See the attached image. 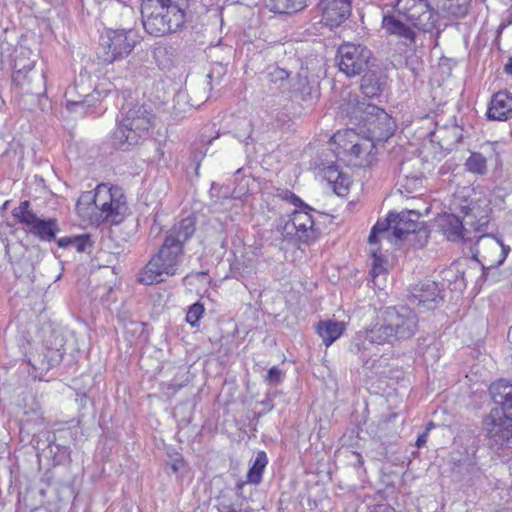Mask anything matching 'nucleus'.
Here are the masks:
<instances>
[{"label":"nucleus","instance_id":"nucleus-34","mask_svg":"<svg viewBox=\"0 0 512 512\" xmlns=\"http://www.w3.org/2000/svg\"><path fill=\"white\" fill-rule=\"evenodd\" d=\"M392 216H395V213H389L386 219L377 221L372 227L368 237L370 245H375L379 242V235L390 240V237L393 236V225L395 223V218Z\"/></svg>","mask_w":512,"mask_h":512},{"label":"nucleus","instance_id":"nucleus-57","mask_svg":"<svg viewBox=\"0 0 512 512\" xmlns=\"http://www.w3.org/2000/svg\"><path fill=\"white\" fill-rule=\"evenodd\" d=\"M21 210L22 212L24 211H31L30 209V202L28 200H25V201H22L18 207L14 208L13 211H12V215L13 214H17V212Z\"/></svg>","mask_w":512,"mask_h":512},{"label":"nucleus","instance_id":"nucleus-15","mask_svg":"<svg viewBox=\"0 0 512 512\" xmlns=\"http://www.w3.org/2000/svg\"><path fill=\"white\" fill-rule=\"evenodd\" d=\"M420 213L415 210L395 213L393 225V237L396 240L409 239L410 236H419L427 239V230L419 221Z\"/></svg>","mask_w":512,"mask_h":512},{"label":"nucleus","instance_id":"nucleus-12","mask_svg":"<svg viewBox=\"0 0 512 512\" xmlns=\"http://www.w3.org/2000/svg\"><path fill=\"white\" fill-rule=\"evenodd\" d=\"M472 217L476 215H467L469 220L465 223L454 214H445L439 221L441 231L449 241H471L470 231L466 228V225L473 227L475 231L485 232L489 224V218L487 215L480 216L476 221L472 220Z\"/></svg>","mask_w":512,"mask_h":512},{"label":"nucleus","instance_id":"nucleus-1","mask_svg":"<svg viewBox=\"0 0 512 512\" xmlns=\"http://www.w3.org/2000/svg\"><path fill=\"white\" fill-rule=\"evenodd\" d=\"M418 315L410 308L387 307L382 318L372 327L371 338L378 345H395L410 340L418 331Z\"/></svg>","mask_w":512,"mask_h":512},{"label":"nucleus","instance_id":"nucleus-9","mask_svg":"<svg viewBox=\"0 0 512 512\" xmlns=\"http://www.w3.org/2000/svg\"><path fill=\"white\" fill-rule=\"evenodd\" d=\"M136 43V35L131 29H109L101 37L99 58L106 63H112L127 57Z\"/></svg>","mask_w":512,"mask_h":512},{"label":"nucleus","instance_id":"nucleus-38","mask_svg":"<svg viewBox=\"0 0 512 512\" xmlns=\"http://www.w3.org/2000/svg\"><path fill=\"white\" fill-rule=\"evenodd\" d=\"M93 240L91 239L90 234H81L73 236V244L77 252H90V249L93 247Z\"/></svg>","mask_w":512,"mask_h":512},{"label":"nucleus","instance_id":"nucleus-42","mask_svg":"<svg viewBox=\"0 0 512 512\" xmlns=\"http://www.w3.org/2000/svg\"><path fill=\"white\" fill-rule=\"evenodd\" d=\"M13 216L21 223L30 228H32L33 225L40 219L37 217V215L31 210V211H24L22 212L19 210L17 214H13Z\"/></svg>","mask_w":512,"mask_h":512},{"label":"nucleus","instance_id":"nucleus-54","mask_svg":"<svg viewBox=\"0 0 512 512\" xmlns=\"http://www.w3.org/2000/svg\"><path fill=\"white\" fill-rule=\"evenodd\" d=\"M207 272H204V271H199V272H192L190 274H187L185 277H184V282L188 281L190 278H196V279H202V280H207Z\"/></svg>","mask_w":512,"mask_h":512},{"label":"nucleus","instance_id":"nucleus-50","mask_svg":"<svg viewBox=\"0 0 512 512\" xmlns=\"http://www.w3.org/2000/svg\"><path fill=\"white\" fill-rule=\"evenodd\" d=\"M446 274V277L448 276H452L455 280V283L456 284H459V286H463L465 287V283H464V272H461L459 270H453L452 268H450L449 270H447L445 272Z\"/></svg>","mask_w":512,"mask_h":512},{"label":"nucleus","instance_id":"nucleus-64","mask_svg":"<svg viewBox=\"0 0 512 512\" xmlns=\"http://www.w3.org/2000/svg\"><path fill=\"white\" fill-rule=\"evenodd\" d=\"M199 105H200V104H199V103H197V102H192V103H191V106H199Z\"/></svg>","mask_w":512,"mask_h":512},{"label":"nucleus","instance_id":"nucleus-22","mask_svg":"<svg viewBox=\"0 0 512 512\" xmlns=\"http://www.w3.org/2000/svg\"><path fill=\"white\" fill-rule=\"evenodd\" d=\"M88 77L83 76L82 74L75 80L73 86H70L66 89L65 98H66V108L70 112H76L78 107L81 108H91L95 105V103L99 100L100 92L95 88L92 91V94L83 95L84 98H79L78 88L80 87V82L82 83L86 81Z\"/></svg>","mask_w":512,"mask_h":512},{"label":"nucleus","instance_id":"nucleus-26","mask_svg":"<svg viewBox=\"0 0 512 512\" xmlns=\"http://www.w3.org/2000/svg\"><path fill=\"white\" fill-rule=\"evenodd\" d=\"M245 485L244 482L236 484V499L234 500L229 491H221L217 497V509L219 512H254L253 509L245 504V499H240V494Z\"/></svg>","mask_w":512,"mask_h":512},{"label":"nucleus","instance_id":"nucleus-5","mask_svg":"<svg viewBox=\"0 0 512 512\" xmlns=\"http://www.w3.org/2000/svg\"><path fill=\"white\" fill-rule=\"evenodd\" d=\"M349 113L357 124L367 130L372 141H386L395 132L396 122L384 109L374 104L357 101Z\"/></svg>","mask_w":512,"mask_h":512},{"label":"nucleus","instance_id":"nucleus-3","mask_svg":"<svg viewBox=\"0 0 512 512\" xmlns=\"http://www.w3.org/2000/svg\"><path fill=\"white\" fill-rule=\"evenodd\" d=\"M172 239H164L157 253L141 270L138 281L144 285H154L165 281L166 277L177 274L184 250Z\"/></svg>","mask_w":512,"mask_h":512},{"label":"nucleus","instance_id":"nucleus-33","mask_svg":"<svg viewBox=\"0 0 512 512\" xmlns=\"http://www.w3.org/2000/svg\"><path fill=\"white\" fill-rule=\"evenodd\" d=\"M266 7L278 14H292L308 6L307 0H265Z\"/></svg>","mask_w":512,"mask_h":512},{"label":"nucleus","instance_id":"nucleus-45","mask_svg":"<svg viewBox=\"0 0 512 512\" xmlns=\"http://www.w3.org/2000/svg\"><path fill=\"white\" fill-rule=\"evenodd\" d=\"M350 183L351 181L349 176L341 171L339 179H337V182H334L332 185L338 195H343L347 193Z\"/></svg>","mask_w":512,"mask_h":512},{"label":"nucleus","instance_id":"nucleus-18","mask_svg":"<svg viewBox=\"0 0 512 512\" xmlns=\"http://www.w3.org/2000/svg\"><path fill=\"white\" fill-rule=\"evenodd\" d=\"M371 333L372 327L364 331L357 332L353 336L349 345V352L358 357L362 362L363 367L367 369H373L377 362V359L374 358L377 356V353L373 352V344H377V342L371 338Z\"/></svg>","mask_w":512,"mask_h":512},{"label":"nucleus","instance_id":"nucleus-13","mask_svg":"<svg viewBox=\"0 0 512 512\" xmlns=\"http://www.w3.org/2000/svg\"><path fill=\"white\" fill-rule=\"evenodd\" d=\"M509 252L508 245L490 234H483L476 241V255L483 258L488 268H497L502 265Z\"/></svg>","mask_w":512,"mask_h":512},{"label":"nucleus","instance_id":"nucleus-2","mask_svg":"<svg viewBox=\"0 0 512 512\" xmlns=\"http://www.w3.org/2000/svg\"><path fill=\"white\" fill-rule=\"evenodd\" d=\"M152 109L146 104H127L123 107L122 118L111 134L114 148L127 151L145 138L152 126Z\"/></svg>","mask_w":512,"mask_h":512},{"label":"nucleus","instance_id":"nucleus-24","mask_svg":"<svg viewBox=\"0 0 512 512\" xmlns=\"http://www.w3.org/2000/svg\"><path fill=\"white\" fill-rule=\"evenodd\" d=\"M489 393L494 403L500 407V413L512 417V383L504 379L493 382Z\"/></svg>","mask_w":512,"mask_h":512},{"label":"nucleus","instance_id":"nucleus-20","mask_svg":"<svg viewBox=\"0 0 512 512\" xmlns=\"http://www.w3.org/2000/svg\"><path fill=\"white\" fill-rule=\"evenodd\" d=\"M452 474L458 480H465L468 482H475L484 476V473L477 463L476 453L471 455L461 456L459 458L453 457L451 459Z\"/></svg>","mask_w":512,"mask_h":512},{"label":"nucleus","instance_id":"nucleus-25","mask_svg":"<svg viewBox=\"0 0 512 512\" xmlns=\"http://www.w3.org/2000/svg\"><path fill=\"white\" fill-rule=\"evenodd\" d=\"M387 77L379 69H370L365 71L361 79V91L368 98L378 97L386 87Z\"/></svg>","mask_w":512,"mask_h":512},{"label":"nucleus","instance_id":"nucleus-40","mask_svg":"<svg viewBox=\"0 0 512 512\" xmlns=\"http://www.w3.org/2000/svg\"><path fill=\"white\" fill-rule=\"evenodd\" d=\"M370 254L373 259L371 275L375 278L376 276H379L380 274H383L386 272V268L384 266L385 261L382 258V256L379 254L378 249H371Z\"/></svg>","mask_w":512,"mask_h":512},{"label":"nucleus","instance_id":"nucleus-49","mask_svg":"<svg viewBox=\"0 0 512 512\" xmlns=\"http://www.w3.org/2000/svg\"><path fill=\"white\" fill-rule=\"evenodd\" d=\"M271 81L277 82L280 81L283 83L284 81L288 80L290 77V73L286 71L285 69L276 67L270 72Z\"/></svg>","mask_w":512,"mask_h":512},{"label":"nucleus","instance_id":"nucleus-43","mask_svg":"<svg viewBox=\"0 0 512 512\" xmlns=\"http://www.w3.org/2000/svg\"><path fill=\"white\" fill-rule=\"evenodd\" d=\"M239 124L241 127L235 131V137L240 141L245 142L251 137L252 124L246 119H242Z\"/></svg>","mask_w":512,"mask_h":512},{"label":"nucleus","instance_id":"nucleus-46","mask_svg":"<svg viewBox=\"0 0 512 512\" xmlns=\"http://www.w3.org/2000/svg\"><path fill=\"white\" fill-rule=\"evenodd\" d=\"M276 196L286 202L293 204L296 208L304 205V202L296 194L287 189H279Z\"/></svg>","mask_w":512,"mask_h":512},{"label":"nucleus","instance_id":"nucleus-7","mask_svg":"<svg viewBox=\"0 0 512 512\" xmlns=\"http://www.w3.org/2000/svg\"><path fill=\"white\" fill-rule=\"evenodd\" d=\"M391 7L398 16L420 31L430 32L436 27L438 13L428 0H395Z\"/></svg>","mask_w":512,"mask_h":512},{"label":"nucleus","instance_id":"nucleus-36","mask_svg":"<svg viewBox=\"0 0 512 512\" xmlns=\"http://www.w3.org/2000/svg\"><path fill=\"white\" fill-rule=\"evenodd\" d=\"M397 182L407 193H414L423 187L424 177L421 175L410 178H398Z\"/></svg>","mask_w":512,"mask_h":512},{"label":"nucleus","instance_id":"nucleus-51","mask_svg":"<svg viewBox=\"0 0 512 512\" xmlns=\"http://www.w3.org/2000/svg\"><path fill=\"white\" fill-rule=\"evenodd\" d=\"M368 512H396V510L389 504L379 503L369 506Z\"/></svg>","mask_w":512,"mask_h":512},{"label":"nucleus","instance_id":"nucleus-60","mask_svg":"<svg viewBox=\"0 0 512 512\" xmlns=\"http://www.w3.org/2000/svg\"><path fill=\"white\" fill-rule=\"evenodd\" d=\"M504 72L512 77V57H510L508 62L505 64Z\"/></svg>","mask_w":512,"mask_h":512},{"label":"nucleus","instance_id":"nucleus-14","mask_svg":"<svg viewBox=\"0 0 512 512\" xmlns=\"http://www.w3.org/2000/svg\"><path fill=\"white\" fill-rule=\"evenodd\" d=\"M320 23L332 29L340 27L351 15L352 0H319Z\"/></svg>","mask_w":512,"mask_h":512},{"label":"nucleus","instance_id":"nucleus-4","mask_svg":"<svg viewBox=\"0 0 512 512\" xmlns=\"http://www.w3.org/2000/svg\"><path fill=\"white\" fill-rule=\"evenodd\" d=\"M77 204H93L100 210L99 218L110 224H120L124 220L127 210L125 196L121 188L109 187L104 183L99 184L94 191L84 192Z\"/></svg>","mask_w":512,"mask_h":512},{"label":"nucleus","instance_id":"nucleus-41","mask_svg":"<svg viewBox=\"0 0 512 512\" xmlns=\"http://www.w3.org/2000/svg\"><path fill=\"white\" fill-rule=\"evenodd\" d=\"M374 141H372L370 138L367 140H364L363 142H357L351 146L349 149L350 154L354 155L355 157H360L364 153H369L373 147H374Z\"/></svg>","mask_w":512,"mask_h":512},{"label":"nucleus","instance_id":"nucleus-47","mask_svg":"<svg viewBox=\"0 0 512 512\" xmlns=\"http://www.w3.org/2000/svg\"><path fill=\"white\" fill-rule=\"evenodd\" d=\"M324 178L330 183L333 184L334 182H337V179H339L340 170L339 167L335 164H331L327 167H324L323 169Z\"/></svg>","mask_w":512,"mask_h":512},{"label":"nucleus","instance_id":"nucleus-61","mask_svg":"<svg viewBox=\"0 0 512 512\" xmlns=\"http://www.w3.org/2000/svg\"><path fill=\"white\" fill-rule=\"evenodd\" d=\"M50 445H55L57 447L58 451L63 450L64 453H68L69 448L66 446L60 445V444H56L55 439L50 441Z\"/></svg>","mask_w":512,"mask_h":512},{"label":"nucleus","instance_id":"nucleus-6","mask_svg":"<svg viewBox=\"0 0 512 512\" xmlns=\"http://www.w3.org/2000/svg\"><path fill=\"white\" fill-rule=\"evenodd\" d=\"M314 211L309 205L299 206L291 215V220L281 227V234L285 240L293 244H310L317 240L321 231L315 225V220L311 215Z\"/></svg>","mask_w":512,"mask_h":512},{"label":"nucleus","instance_id":"nucleus-31","mask_svg":"<svg viewBox=\"0 0 512 512\" xmlns=\"http://www.w3.org/2000/svg\"><path fill=\"white\" fill-rule=\"evenodd\" d=\"M316 331L328 347L344 333L345 324L336 320H323L318 322Z\"/></svg>","mask_w":512,"mask_h":512},{"label":"nucleus","instance_id":"nucleus-37","mask_svg":"<svg viewBox=\"0 0 512 512\" xmlns=\"http://www.w3.org/2000/svg\"><path fill=\"white\" fill-rule=\"evenodd\" d=\"M419 164L418 160H406L400 164L398 178H407L414 176L423 175L419 169H416V166Z\"/></svg>","mask_w":512,"mask_h":512},{"label":"nucleus","instance_id":"nucleus-16","mask_svg":"<svg viewBox=\"0 0 512 512\" xmlns=\"http://www.w3.org/2000/svg\"><path fill=\"white\" fill-rule=\"evenodd\" d=\"M443 300L437 283L430 281L414 286L409 296L410 303L421 311L434 310Z\"/></svg>","mask_w":512,"mask_h":512},{"label":"nucleus","instance_id":"nucleus-53","mask_svg":"<svg viewBox=\"0 0 512 512\" xmlns=\"http://www.w3.org/2000/svg\"><path fill=\"white\" fill-rule=\"evenodd\" d=\"M56 243L60 248H68L73 244V236H67L62 238H56Z\"/></svg>","mask_w":512,"mask_h":512},{"label":"nucleus","instance_id":"nucleus-59","mask_svg":"<svg viewBox=\"0 0 512 512\" xmlns=\"http://www.w3.org/2000/svg\"><path fill=\"white\" fill-rule=\"evenodd\" d=\"M80 82V87L78 88V94H79V98H84L83 95L85 94H92V92H89V88H85L84 87V84H85V81L82 83L81 81Z\"/></svg>","mask_w":512,"mask_h":512},{"label":"nucleus","instance_id":"nucleus-39","mask_svg":"<svg viewBox=\"0 0 512 512\" xmlns=\"http://www.w3.org/2000/svg\"><path fill=\"white\" fill-rule=\"evenodd\" d=\"M203 313L204 306L200 302H196L189 307V310L186 314V321L193 327L197 326V323L202 317Z\"/></svg>","mask_w":512,"mask_h":512},{"label":"nucleus","instance_id":"nucleus-10","mask_svg":"<svg viewBox=\"0 0 512 512\" xmlns=\"http://www.w3.org/2000/svg\"><path fill=\"white\" fill-rule=\"evenodd\" d=\"M372 52L361 44L344 43L339 46L336 62L339 70L348 77L365 72L370 67Z\"/></svg>","mask_w":512,"mask_h":512},{"label":"nucleus","instance_id":"nucleus-29","mask_svg":"<svg viewBox=\"0 0 512 512\" xmlns=\"http://www.w3.org/2000/svg\"><path fill=\"white\" fill-rule=\"evenodd\" d=\"M490 151L488 155L482 152H471L470 156L465 161V169L473 174L485 175L488 172L487 162L492 160H499V154L495 151L494 146H489Z\"/></svg>","mask_w":512,"mask_h":512},{"label":"nucleus","instance_id":"nucleus-17","mask_svg":"<svg viewBox=\"0 0 512 512\" xmlns=\"http://www.w3.org/2000/svg\"><path fill=\"white\" fill-rule=\"evenodd\" d=\"M141 14L144 29L150 35L158 37L173 33L171 25L164 15V11H161V5L156 4L155 1L148 0L142 6Z\"/></svg>","mask_w":512,"mask_h":512},{"label":"nucleus","instance_id":"nucleus-56","mask_svg":"<svg viewBox=\"0 0 512 512\" xmlns=\"http://www.w3.org/2000/svg\"><path fill=\"white\" fill-rule=\"evenodd\" d=\"M351 457L354 458V461H352V463H353L355 468L363 466L364 460H363V457L359 453L352 451L351 452Z\"/></svg>","mask_w":512,"mask_h":512},{"label":"nucleus","instance_id":"nucleus-62","mask_svg":"<svg viewBox=\"0 0 512 512\" xmlns=\"http://www.w3.org/2000/svg\"><path fill=\"white\" fill-rule=\"evenodd\" d=\"M77 400L80 402V406H81V407H84V406L86 405V403L88 402V400H89V399H88V397H87L85 394H83V395H82V396H80V398H79V399H77Z\"/></svg>","mask_w":512,"mask_h":512},{"label":"nucleus","instance_id":"nucleus-63","mask_svg":"<svg viewBox=\"0 0 512 512\" xmlns=\"http://www.w3.org/2000/svg\"><path fill=\"white\" fill-rule=\"evenodd\" d=\"M432 427H434V423L430 422L427 426V430H430Z\"/></svg>","mask_w":512,"mask_h":512},{"label":"nucleus","instance_id":"nucleus-28","mask_svg":"<svg viewBox=\"0 0 512 512\" xmlns=\"http://www.w3.org/2000/svg\"><path fill=\"white\" fill-rule=\"evenodd\" d=\"M48 340L42 354L39 355L41 358L39 369L50 370L53 367L59 365L65 354L64 352V338L62 335H55V346H48Z\"/></svg>","mask_w":512,"mask_h":512},{"label":"nucleus","instance_id":"nucleus-27","mask_svg":"<svg viewBox=\"0 0 512 512\" xmlns=\"http://www.w3.org/2000/svg\"><path fill=\"white\" fill-rule=\"evenodd\" d=\"M196 230V219L194 216H188L174 224L166 233L164 239H172L173 244H177L184 250V244L193 236Z\"/></svg>","mask_w":512,"mask_h":512},{"label":"nucleus","instance_id":"nucleus-30","mask_svg":"<svg viewBox=\"0 0 512 512\" xmlns=\"http://www.w3.org/2000/svg\"><path fill=\"white\" fill-rule=\"evenodd\" d=\"M291 98L307 102L313 98V87L308 80V71H301L291 79Z\"/></svg>","mask_w":512,"mask_h":512},{"label":"nucleus","instance_id":"nucleus-32","mask_svg":"<svg viewBox=\"0 0 512 512\" xmlns=\"http://www.w3.org/2000/svg\"><path fill=\"white\" fill-rule=\"evenodd\" d=\"M60 231V227L57 219L49 218V219H39L32 228L29 229V232L36 237H38L41 241L50 242L52 240H56V235Z\"/></svg>","mask_w":512,"mask_h":512},{"label":"nucleus","instance_id":"nucleus-8","mask_svg":"<svg viewBox=\"0 0 512 512\" xmlns=\"http://www.w3.org/2000/svg\"><path fill=\"white\" fill-rule=\"evenodd\" d=\"M12 82L21 94L40 96L46 90L43 70L36 68L33 60L25 58L15 59Z\"/></svg>","mask_w":512,"mask_h":512},{"label":"nucleus","instance_id":"nucleus-19","mask_svg":"<svg viewBox=\"0 0 512 512\" xmlns=\"http://www.w3.org/2000/svg\"><path fill=\"white\" fill-rule=\"evenodd\" d=\"M430 141L437 143L441 149L452 151L457 148L464 137V129L457 123L439 126L429 132Z\"/></svg>","mask_w":512,"mask_h":512},{"label":"nucleus","instance_id":"nucleus-58","mask_svg":"<svg viewBox=\"0 0 512 512\" xmlns=\"http://www.w3.org/2000/svg\"><path fill=\"white\" fill-rule=\"evenodd\" d=\"M427 436H428L427 432H424L420 436H418V438L416 440V446L419 448L422 447L427 442Z\"/></svg>","mask_w":512,"mask_h":512},{"label":"nucleus","instance_id":"nucleus-48","mask_svg":"<svg viewBox=\"0 0 512 512\" xmlns=\"http://www.w3.org/2000/svg\"><path fill=\"white\" fill-rule=\"evenodd\" d=\"M225 74V69L222 65L217 64L212 70L207 74L208 83L212 85V82L216 80V82H220L222 76Z\"/></svg>","mask_w":512,"mask_h":512},{"label":"nucleus","instance_id":"nucleus-35","mask_svg":"<svg viewBox=\"0 0 512 512\" xmlns=\"http://www.w3.org/2000/svg\"><path fill=\"white\" fill-rule=\"evenodd\" d=\"M268 464V458L264 451H259L247 473V482L258 485L262 481V475Z\"/></svg>","mask_w":512,"mask_h":512},{"label":"nucleus","instance_id":"nucleus-55","mask_svg":"<svg viewBox=\"0 0 512 512\" xmlns=\"http://www.w3.org/2000/svg\"><path fill=\"white\" fill-rule=\"evenodd\" d=\"M184 465H185V462H184L183 458L177 457L172 462L171 469H172V471L174 473H177L178 471H180L184 467Z\"/></svg>","mask_w":512,"mask_h":512},{"label":"nucleus","instance_id":"nucleus-11","mask_svg":"<svg viewBox=\"0 0 512 512\" xmlns=\"http://www.w3.org/2000/svg\"><path fill=\"white\" fill-rule=\"evenodd\" d=\"M482 424L490 448H512V417L501 414L495 408L483 418Z\"/></svg>","mask_w":512,"mask_h":512},{"label":"nucleus","instance_id":"nucleus-44","mask_svg":"<svg viewBox=\"0 0 512 512\" xmlns=\"http://www.w3.org/2000/svg\"><path fill=\"white\" fill-rule=\"evenodd\" d=\"M284 373L277 367H272L268 370L265 377V382L271 386H277L283 382Z\"/></svg>","mask_w":512,"mask_h":512},{"label":"nucleus","instance_id":"nucleus-52","mask_svg":"<svg viewBox=\"0 0 512 512\" xmlns=\"http://www.w3.org/2000/svg\"><path fill=\"white\" fill-rule=\"evenodd\" d=\"M449 9L452 14L457 15V16H463L467 13V10H468L467 2H466V0H464L461 4H458L455 9H453V4L451 3L449 6Z\"/></svg>","mask_w":512,"mask_h":512},{"label":"nucleus","instance_id":"nucleus-23","mask_svg":"<svg viewBox=\"0 0 512 512\" xmlns=\"http://www.w3.org/2000/svg\"><path fill=\"white\" fill-rule=\"evenodd\" d=\"M486 115L488 119L495 121L512 118V93L504 90L493 94Z\"/></svg>","mask_w":512,"mask_h":512},{"label":"nucleus","instance_id":"nucleus-21","mask_svg":"<svg viewBox=\"0 0 512 512\" xmlns=\"http://www.w3.org/2000/svg\"><path fill=\"white\" fill-rule=\"evenodd\" d=\"M382 28L388 35L399 38L407 47L415 44V31L410 25L403 22L397 14H385L382 19Z\"/></svg>","mask_w":512,"mask_h":512}]
</instances>
